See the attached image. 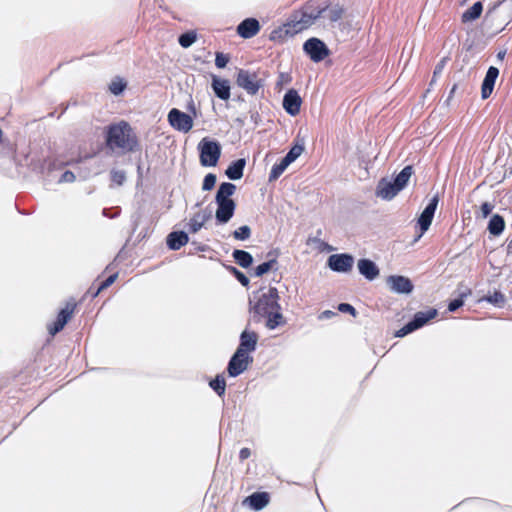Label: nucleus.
<instances>
[{
  "instance_id": "obj_1",
  "label": "nucleus",
  "mask_w": 512,
  "mask_h": 512,
  "mask_svg": "<svg viewBox=\"0 0 512 512\" xmlns=\"http://www.w3.org/2000/svg\"><path fill=\"white\" fill-rule=\"evenodd\" d=\"M278 298V291L273 287L263 288L254 295L253 311L255 314L267 318L266 326L271 330L280 325L283 319Z\"/></svg>"
},
{
  "instance_id": "obj_2",
  "label": "nucleus",
  "mask_w": 512,
  "mask_h": 512,
  "mask_svg": "<svg viewBox=\"0 0 512 512\" xmlns=\"http://www.w3.org/2000/svg\"><path fill=\"white\" fill-rule=\"evenodd\" d=\"M236 191V186L230 182L222 183L216 193L215 201L217 210L215 213L216 220L225 224L233 217L236 203L231 198Z\"/></svg>"
},
{
  "instance_id": "obj_3",
  "label": "nucleus",
  "mask_w": 512,
  "mask_h": 512,
  "mask_svg": "<svg viewBox=\"0 0 512 512\" xmlns=\"http://www.w3.org/2000/svg\"><path fill=\"white\" fill-rule=\"evenodd\" d=\"M107 143L111 149L131 151L137 144L136 138L127 122L121 121L108 129Z\"/></svg>"
},
{
  "instance_id": "obj_4",
  "label": "nucleus",
  "mask_w": 512,
  "mask_h": 512,
  "mask_svg": "<svg viewBox=\"0 0 512 512\" xmlns=\"http://www.w3.org/2000/svg\"><path fill=\"white\" fill-rule=\"evenodd\" d=\"M198 150L202 166L214 167L217 165L221 155V146L217 141L205 137L199 142Z\"/></svg>"
},
{
  "instance_id": "obj_5",
  "label": "nucleus",
  "mask_w": 512,
  "mask_h": 512,
  "mask_svg": "<svg viewBox=\"0 0 512 512\" xmlns=\"http://www.w3.org/2000/svg\"><path fill=\"white\" fill-rule=\"evenodd\" d=\"M512 14L503 17V9L498 5H494L490 8L483 19V26L487 30L498 32L504 29V27L511 21Z\"/></svg>"
},
{
  "instance_id": "obj_6",
  "label": "nucleus",
  "mask_w": 512,
  "mask_h": 512,
  "mask_svg": "<svg viewBox=\"0 0 512 512\" xmlns=\"http://www.w3.org/2000/svg\"><path fill=\"white\" fill-rule=\"evenodd\" d=\"M437 315V311L435 309H431L428 311H420L417 312L412 321L403 326L400 330L397 331V337H404L407 334L413 332L414 330L424 326L429 320L435 318Z\"/></svg>"
},
{
  "instance_id": "obj_7",
  "label": "nucleus",
  "mask_w": 512,
  "mask_h": 512,
  "mask_svg": "<svg viewBox=\"0 0 512 512\" xmlns=\"http://www.w3.org/2000/svg\"><path fill=\"white\" fill-rule=\"evenodd\" d=\"M306 28L294 16L283 26L274 29L270 34V40L282 41L286 37L294 36Z\"/></svg>"
},
{
  "instance_id": "obj_8",
  "label": "nucleus",
  "mask_w": 512,
  "mask_h": 512,
  "mask_svg": "<svg viewBox=\"0 0 512 512\" xmlns=\"http://www.w3.org/2000/svg\"><path fill=\"white\" fill-rule=\"evenodd\" d=\"M167 119L172 128L183 133L189 132L193 127L192 116L176 108L169 111Z\"/></svg>"
},
{
  "instance_id": "obj_9",
  "label": "nucleus",
  "mask_w": 512,
  "mask_h": 512,
  "mask_svg": "<svg viewBox=\"0 0 512 512\" xmlns=\"http://www.w3.org/2000/svg\"><path fill=\"white\" fill-rule=\"evenodd\" d=\"M253 358L245 353L239 352L236 350L234 355L231 357L229 363H228V374L231 377H236L243 373L250 363H252Z\"/></svg>"
},
{
  "instance_id": "obj_10",
  "label": "nucleus",
  "mask_w": 512,
  "mask_h": 512,
  "mask_svg": "<svg viewBox=\"0 0 512 512\" xmlns=\"http://www.w3.org/2000/svg\"><path fill=\"white\" fill-rule=\"evenodd\" d=\"M354 264V258L349 254H333L329 256L327 265L328 267L340 273H347L351 271Z\"/></svg>"
},
{
  "instance_id": "obj_11",
  "label": "nucleus",
  "mask_w": 512,
  "mask_h": 512,
  "mask_svg": "<svg viewBox=\"0 0 512 512\" xmlns=\"http://www.w3.org/2000/svg\"><path fill=\"white\" fill-rule=\"evenodd\" d=\"M303 49L314 62H319L328 55L326 45L317 38L307 40L304 43Z\"/></svg>"
},
{
  "instance_id": "obj_12",
  "label": "nucleus",
  "mask_w": 512,
  "mask_h": 512,
  "mask_svg": "<svg viewBox=\"0 0 512 512\" xmlns=\"http://www.w3.org/2000/svg\"><path fill=\"white\" fill-rule=\"evenodd\" d=\"M237 84L249 94H256L261 84L255 73L246 70H240L237 75Z\"/></svg>"
},
{
  "instance_id": "obj_13",
  "label": "nucleus",
  "mask_w": 512,
  "mask_h": 512,
  "mask_svg": "<svg viewBox=\"0 0 512 512\" xmlns=\"http://www.w3.org/2000/svg\"><path fill=\"white\" fill-rule=\"evenodd\" d=\"M386 284L392 292L397 294H410L414 288L411 280L401 275L387 277Z\"/></svg>"
},
{
  "instance_id": "obj_14",
  "label": "nucleus",
  "mask_w": 512,
  "mask_h": 512,
  "mask_svg": "<svg viewBox=\"0 0 512 512\" xmlns=\"http://www.w3.org/2000/svg\"><path fill=\"white\" fill-rule=\"evenodd\" d=\"M438 197L437 196H434L429 204L425 207V209L423 210V212L421 213V215L419 216L418 218V225L420 227V234H419V238L429 229L431 223H432V220H433V217H434V213L436 211V208H437V205H438Z\"/></svg>"
},
{
  "instance_id": "obj_15",
  "label": "nucleus",
  "mask_w": 512,
  "mask_h": 512,
  "mask_svg": "<svg viewBox=\"0 0 512 512\" xmlns=\"http://www.w3.org/2000/svg\"><path fill=\"white\" fill-rule=\"evenodd\" d=\"M293 16L307 29L320 20L321 11L319 10V7L309 5L303 10L296 12Z\"/></svg>"
},
{
  "instance_id": "obj_16",
  "label": "nucleus",
  "mask_w": 512,
  "mask_h": 512,
  "mask_svg": "<svg viewBox=\"0 0 512 512\" xmlns=\"http://www.w3.org/2000/svg\"><path fill=\"white\" fill-rule=\"evenodd\" d=\"M75 304L68 302L66 306L59 312L56 321L48 326V331L51 335H55L64 328L68 320L74 312Z\"/></svg>"
},
{
  "instance_id": "obj_17",
  "label": "nucleus",
  "mask_w": 512,
  "mask_h": 512,
  "mask_svg": "<svg viewBox=\"0 0 512 512\" xmlns=\"http://www.w3.org/2000/svg\"><path fill=\"white\" fill-rule=\"evenodd\" d=\"M301 103V97L294 89L288 90L284 95L283 107L285 111L291 116H295L300 112Z\"/></svg>"
},
{
  "instance_id": "obj_18",
  "label": "nucleus",
  "mask_w": 512,
  "mask_h": 512,
  "mask_svg": "<svg viewBox=\"0 0 512 512\" xmlns=\"http://www.w3.org/2000/svg\"><path fill=\"white\" fill-rule=\"evenodd\" d=\"M399 189L396 187L394 180L381 179L376 188V195L383 200H391L398 193Z\"/></svg>"
},
{
  "instance_id": "obj_19",
  "label": "nucleus",
  "mask_w": 512,
  "mask_h": 512,
  "mask_svg": "<svg viewBox=\"0 0 512 512\" xmlns=\"http://www.w3.org/2000/svg\"><path fill=\"white\" fill-rule=\"evenodd\" d=\"M258 335L255 332L244 330L240 336L237 351L250 355L256 349Z\"/></svg>"
},
{
  "instance_id": "obj_20",
  "label": "nucleus",
  "mask_w": 512,
  "mask_h": 512,
  "mask_svg": "<svg viewBox=\"0 0 512 512\" xmlns=\"http://www.w3.org/2000/svg\"><path fill=\"white\" fill-rule=\"evenodd\" d=\"M259 31L260 24L255 18H247L237 27V33L244 39L254 37Z\"/></svg>"
},
{
  "instance_id": "obj_21",
  "label": "nucleus",
  "mask_w": 512,
  "mask_h": 512,
  "mask_svg": "<svg viewBox=\"0 0 512 512\" xmlns=\"http://www.w3.org/2000/svg\"><path fill=\"white\" fill-rule=\"evenodd\" d=\"M498 76V68L494 66L489 67L481 87V96L483 99H487L492 94Z\"/></svg>"
},
{
  "instance_id": "obj_22",
  "label": "nucleus",
  "mask_w": 512,
  "mask_h": 512,
  "mask_svg": "<svg viewBox=\"0 0 512 512\" xmlns=\"http://www.w3.org/2000/svg\"><path fill=\"white\" fill-rule=\"evenodd\" d=\"M269 503V496L265 492H256L246 497L243 501L244 505H248L253 510H262Z\"/></svg>"
},
{
  "instance_id": "obj_23",
  "label": "nucleus",
  "mask_w": 512,
  "mask_h": 512,
  "mask_svg": "<svg viewBox=\"0 0 512 512\" xmlns=\"http://www.w3.org/2000/svg\"><path fill=\"white\" fill-rule=\"evenodd\" d=\"M212 88L216 96L220 99L228 100L230 98V84L228 80L213 76Z\"/></svg>"
},
{
  "instance_id": "obj_24",
  "label": "nucleus",
  "mask_w": 512,
  "mask_h": 512,
  "mask_svg": "<svg viewBox=\"0 0 512 512\" xmlns=\"http://www.w3.org/2000/svg\"><path fill=\"white\" fill-rule=\"evenodd\" d=\"M358 270L368 280H374L379 275V269L374 262L368 259H361L357 264Z\"/></svg>"
},
{
  "instance_id": "obj_25",
  "label": "nucleus",
  "mask_w": 512,
  "mask_h": 512,
  "mask_svg": "<svg viewBox=\"0 0 512 512\" xmlns=\"http://www.w3.org/2000/svg\"><path fill=\"white\" fill-rule=\"evenodd\" d=\"M246 165L245 159H238L232 162L225 171L226 176L230 180H239L243 176V171Z\"/></svg>"
},
{
  "instance_id": "obj_26",
  "label": "nucleus",
  "mask_w": 512,
  "mask_h": 512,
  "mask_svg": "<svg viewBox=\"0 0 512 512\" xmlns=\"http://www.w3.org/2000/svg\"><path fill=\"white\" fill-rule=\"evenodd\" d=\"M188 240V235L185 232H172L167 237V245L172 250H179L188 243Z\"/></svg>"
},
{
  "instance_id": "obj_27",
  "label": "nucleus",
  "mask_w": 512,
  "mask_h": 512,
  "mask_svg": "<svg viewBox=\"0 0 512 512\" xmlns=\"http://www.w3.org/2000/svg\"><path fill=\"white\" fill-rule=\"evenodd\" d=\"M319 10L321 11L320 20H327L331 24L340 20L343 14V9L339 6L324 7Z\"/></svg>"
},
{
  "instance_id": "obj_28",
  "label": "nucleus",
  "mask_w": 512,
  "mask_h": 512,
  "mask_svg": "<svg viewBox=\"0 0 512 512\" xmlns=\"http://www.w3.org/2000/svg\"><path fill=\"white\" fill-rule=\"evenodd\" d=\"M305 149V139L300 137V134L297 135L295 139V144L290 149V151L284 157L288 163H293L304 151Z\"/></svg>"
},
{
  "instance_id": "obj_29",
  "label": "nucleus",
  "mask_w": 512,
  "mask_h": 512,
  "mask_svg": "<svg viewBox=\"0 0 512 512\" xmlns=\"http://www.w3.org/2000/svg\"><path fill=\"white\" fill-rule=\"evenodd\" d=\"M209 218H210L209 212H207L205 210L198 211L190 219V223H189L190 230L193 233L198 232L205 225V223L209 220Z\"/></svg>"
},
{
  "instance_id": "obj_30",
  "label": "nucleus",
  "mask_w": 512,
  "mask_h": 512,
  "mask_svg": "<svg viewBox=\"0 0 512 512\" xmlns=\"http://www.w3.org/2000/svg\"><path fill=\"white\" fill-rule=\"evenodd\" d=\"M483 11V5L480 1L475 2L470 8H468L463 14H462V22L468 23L472 22L476 19H478Z\"/></svg>"
},
{
  "instance_id": "obj_31",
  "label": "nucleus",
  "mask_w": 512,
  "mask_h": 512,
  "mask_svg": "<svg viewBox=\"0 0 512 512\" xmlns=\"http://www.w3.org/2000/svg\"><path fill=\"white\" fill-rule=\"evenodd\" d=\"M505 228V221L502 216L498 214H494L489 223H488V231L493 236H499Z\"/></svg>"
},
{
  "instance_id": "obj_32",
  "label": "nucleus",
  "mask_w": 512,
  "mask_h": 512,
  "mask_svg": "<svg viewBox=\"0 0 512 512\" xmlns=\"http://www.w3.org/2000/svg\"><path fill=\"white\" fill-rule=\"evenodd\" d=\"M413 174V169L411 166H406L402 169V171L395 177L394 182L396 183V187L401 191L410 180Z\"/></svg>"
},
{
  "instance_id": "obj_33",
  "label": "nucleus",
  "mask_w": 512,
  "mask_h": 512,
  "mask_svg": "<svg viewBox=\"0 0 512 512\" xmlns=\"http://www.w3.org/2000/svg\"><path fill=\"white\" fill-rule=\"evenodd\" d=\"M233 257L237 264L243 268L249 267L253 262V257L251 254L244 250H234Z\"/></svg>"
},
{
  "instance_id": "obj_34",
  "label": "nucleus",
  "mask_w": 512,
  "mask_h": 512,
  "mask_svg": "<svg viewBox=\"0 0 512 512\" xmlns=\"http://www.w3.org/2000/svg\"><path fill=\"white\" fill-rule=\"evenodd\" d=\"M290 163L285 158H282L278 164H275L270 172L269 180L274 181L280 177V175L287 169Z\"/></svg>"
},
{
  "instance_id": "obj_35",
  "label": "nucleus",
  "mask_w": 512,
  "mask_h": 512,
  "mask_svg": "<svg viewBox=\"0 0 512 512\" xmlns=\"http://www.w3.org/2000/svg\"><path fill=\"white\" fill-rule=\"evenodd\" d=\"M209 385L219 396L225 393L226 382L223 376H217Z\"/></svg>"
},
{
  "instance_id": "obj_36",
  "label": "nucleus",
  "mask_w": 512,
  "mask_h": 512,
  "mask_svg": "<svg viewBox=\"0 0 512 512\" xmlns=\"http://www.w3.org/2000/svg\"><path fill=\"white\" fill-rule=\"evenodd\" d=\"M125 88H126V82L120 77L114 78L109 85V90L114 95L121 94Z\"/></svg>"
},
{
  "instance_id": "obj_37",
  "label": "nucleus",
  "mask_w": 512,
  "mask_h": 512,
  "mask_svg": "<svg viewBox=\"0 0 512 512\" xmlns=\"http://www.w3.org/2000/svg\"><path fill=\"white\" fill-rule=\"evenodd\" d=\"M275 265L276 261L274 259L264 262L255 268L254 274L257 277H261L262 275L273 269Z\"/></svg>"
},
{
  "instance_id": "obj_38",
  "label": "nucleus",
  "mask_w": 512,
  "mask_h": 512,
  "mask_svg": "<svg viewBox=\"0 0 512 512\" xmlns=\"http://www.w3.org/2000/svg\"><path fill=\"white\" fill-rule=\"evenodd\" d=\"M196 34L194 32H187V33H184L182 34L180 37H179V44L183 47V48H188L190 47L193 43H195L196 41Z\"/></svg>"
},
{
  "instance_id": "obj_39",
  "label": "nucleus",
  "mask_w": 512,
  "mask_h": 512,
  "mask_svg": "<svg viewBox=\"0 0 512 512\" xmlns=\"http://www.w3.org/2000/svg\"><path fill=\"white\" fill-rule=\"evenodd\" d=\"M250 235L251 229L247 225H243L233 232L234 238L240 241L247 240L250 237Z\"/></svg>"
},
{
  "instance_id": "obj_40",
  "label": "nucleus",
  "mask_w": 512,
  "mask_h": 512,
  "mask_svg": "<svg viewBox=\"0 0 512 512\" xmlns=\"http://www.w3.org/2000/svg\"><path fill=\"white\" fill-rule=\"evenodd\" d=\"M111 179L117 185H122L126 180V174L122 170H113L111 171Z\"/></svg>"
},
{
  "instance_id": "obj_41",
  "label": "nucleus",
  "mask_w": 512,
  "mask_h": 512,
  "mask_svg": "<svg viewBox=\"0 0 512 512\" xmlns=\"http://www.w3.org/2000/svg\"><path fill=\"white\" fill-rule=\"evenodd\" d=\"M216 183V176L214 174H207L203 180L202 189L205 191L211 190Z\"/></svg>"
},
{
  "instance_id": "obj_42",
  "label": "nucleus",
  "mask_w": 512,
  "mask_h": 512,
  "mask_svg": "<svg viewBox=\"0 0 512 512\" xmlns=\"http://www.w3.org/2000/svg\"><path fill=\"white\" fill-rule=\"evenodd\" d=\"M118 274L115 273L111 276H109L105 281L101 283L97 291L93 294V297H96L102 290L108 288L110 285L114 283V281L117 279Z\"/></svg>"
},
{
  "instance_id": "obj_43",
  "label": "nucleus",
  "mask_w": 512,
  "mask_h": 512,
  "mask_svg": "<svg viewBox=\"0 0 512 512\" xmlns=\"http://www.w3.org/2000/svg\"><path fill=\"white\" fill-rule=\"evenodd\" d=\"M468 294H470V291H468ZM467 293L463 292L460 294V298L454 299L449 303L448 310L450 312L456 311L459 307L463 305V297L466 296Z\"/></svg>"
},
{
  "instance_id": "obj_44",
  "label": "nucleus",
  "mask_w": 512,
  "mask_h": 512,
  "mask_svg": "<svg viewBox=\"0 0 512 512\" xmlns=\"http://www.w3.org/2000/svg\"><path fill=\"white\" fill-rule=\"evenodd\" d=\"M229 62V57L223 53H217L215 58V65L218 68H224Z\"/></svg>"
},
{
  "instance_id": "obj_45",
  "label": "nucleus",
  "mask_w": 512,
  "mask_h": 512,
  "mask_svg": "<svg viewBox=\"0 0 512 512\" xmlns=\"http://www.w3.org/2000/svg\"><path fill=\"white\" fill-rule=\"evenodd\" d=\"M487 301L492 304L501 305L504 303V296L500 292H494L492 295L487 297Z\"/></svg>"
},
{
  "instance_id": "obj_46",
  "label": "nucleus",
  "mask_w": 512,
  "mask_h": 512,
  "mask_svg": "<svg viewBox=\"0 0 512 512\" xmlns=\"http://www.w3.org/2000/svg\"><path fill=\"white\" fill-rule=\"evenodd\" d=\"M494 209V205L490 202H484L480 207V215L482 218L488 217V215Z\"/></svg>"
},
{
  "instance_id": "obj_47",
  "label": "nucleus",
  "mask_w": 512,
  "mask_h": 512,
  "mask_svg": "<svg viewBox=\"0 0 512 512\" xmlns=\"http://www.w3.org/2000/svg\"><path fill=\"white\" fill-rule=\"evenodd\" d=\"M338 310L340 312H343V313H350L352 315H355L356 311H355V308L348 304V303H341L339 306H338Z\"/></svg>"
},
{
  "instance_id": "obj_48",
  "label": "nucleus",
  "mask_w": 512,
  "mask_h": 512,
  "mask_svg": "<svg viewBox=\"0 0 512 512\" xmlns=\"http://www.w3.org/2000/svg\"><path fill=\"white\" fill-rule=\"evenodd\" d=\"M76 179L75 175L71 171H66L62 174L60 182L71 183Z\"/></svg>"
},
{
  "instance_id": "obj_49",
  "label": "nucleus",
  "mask_w": 512,
  "mask_h": 512,
  "mask_svg": "<svg viewBox=\"0 0 512 512\" xmlns=\"http://www.w3.org/2000/svg\"><path fill=\"white\" fill-rule=\"evenodd\" d=\"M445 63H446V58H443L438 64L437 66L435 67V70H434V73H433V80L436 78V76H438L439 74L442 73V70L445 66Z\"/></svg>"
},
{
  "instance_id": "obj_50",
  "label": "nucleus",
  "mask_w": 512,
  "mask_h": 512,
  "mask_svg": "<svg viewBox=\"0 0 512 512\" xmlns=\"http://www.w3.org/2000/svg\"><path fill=\"white\" fill-rule=\"evenodd\" d=\"M235 274H236L237 279L239 280V282L242 285H244V286L248 285L249 280H248V278L243 273H241L239 271H235Z\"/></svg>"
},
{
  "instance_id": "obj_51",
  "label": "nucleus",
  "mask_w": 512,
  "mask_h": 512,
  "mask_svg": "<svg viewBox=\"0 0 512 512\" xmlns=\"http://www.w3.org/2000/svg\"><path fill=\"white\" fill-rule=\"evenodd\" d=\"M333 316H336V313L331 311V310H325L323 311L320 315H319V319L320 320H324V319H328V318H331Z\"/></svg>"
},
{
  "instance_id": "obj_52",
  "label": "nucleus",
  "mask_w": 512,
  "mask_h": 512,
  "mask_svg": "<svg viewBox=\"0 0 512 512\" xmlns=\"http://www.w3.org/2000/svg\"><path fill=\"white\" fill-rule=\"evenodd\" d=\"M251 455V451L249 448H242L239 453V458L243 461L249 458Z\"/></svg>"
},
{
  "instance_id": "obj_53",
  "label": "nucleus",
  "mask_w": 512,
  "mask_h": 512,
  "mask_svg": "<svg viewBox=\"0 0 512 512\" xmlns=\"http://www.w3.org/2000/svg\"><path fill=\"white\" fill-rule=\"evenodd\" d=\"M188 109L193 115H196V110L193 101L189 103Z\"/></svg>"
},
{
  "instance_id": "obj_54",
  "label": "nucleus",
  "mask_w": 512,
  "mask_h": 512,
  "mask_svg": "<svg viewBox=\"0 0 512 512\" xmlns=\"http://www.w3.org/2000/svg\"><path fill=\"white\" fill-rule=\"evenodd\" d=\"M505 55H506V52H505V51H500V52H498V54H497V58H498L499 60H503V59H504V57H505Z\"/></svg>"
}]
</instances>
